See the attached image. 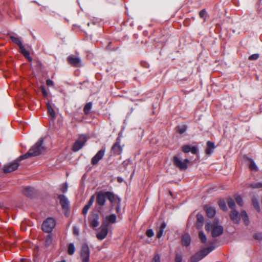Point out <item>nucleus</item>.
<instances>
[{
  "label": "nucleus",
  "instance_id": "nucleus-1",
  "mask_svg": "<svg viewBox=\"0 0 262 262\" xmlns=\"http://www.w3.org/2000/svg\"><path fill=\"white\" fill-rule=\"evenodd\" d=\"M43 142V138H40L27 153L19 157V160L21 161L31 157L37 156L40 155L45 149V147L42 145Z\"/></svg>",
  "mask_w": 262,
  "mask_h": 262
},
{
  "label": "nucleus",
  "instance_id": "nucleus-2",
  "mask_svg": "<svg viewBox=\"0 0 262 262\" xmlns=\"http://www.w3.org/2000/svg\"><path fill=\"white\" fill-rule=\"evenodd\" d=\"M108 199L110 202L113 203L115 199V195L111 191H100L96 194V204L101 207L105 204L106 200Z\"/></svg>",
  "mask_w": 262,
  "mask_h": 262
},
{
  "label": "nucleus",
  "instance_id": "nucleus-3",
  "mask_svg": "<svg viewBox=\"0 0 262 262\" xmlns=\"http://www.w3.org/2000/svg\"><path fill=\"white\" fill-rule=\"evenodd\" d=\"M214 246H209L201 249L199 252L195 253L190 257V262H198L207 256L214 249Z\"/></svg>",
  "mask_w": 262,
  "mask_h": 262
},
{
  "label": "nucleus",
  "instance_id": "nucleus-4",
  "mask_svg": "<svg viewBox=\"0 0 262 262\" xmlns=\"http://www.w3.org/2000/svg\"><path fill=\"white\" fill-rule=\"evenodd\" d=\"M56 225L55 220L52 217H48L42 224V230L43 232L50 233L54 228Z\"/></svg>",
  "mask_w": 262,
  "mask_h": 262
},
{
  "label": "nucleus",
  "instance_id": "nucleus-5",
  "mask_svg": "<svg viewBox=\"0 0 262 262\" xmlns=\"http://www.w3.org/2000/svg\"><path fill=\"white\" fill-rule=\"evenodd\" d=\"M189 162L190 161L188 159H186L182 161L177 156H174L173 157L174 165L181 170H186L188 168V164Z\"/></svg>",
  "mask_w": 262,
  "mask_h": 262
},
{
  "label": "nucleus",
  "instance_id": "nucleus-6",
  "mask_svg": "<svg viewBox=\"0 0 262 262\" xmlns=\"http://www.w3.org/2000/svg\"><path fill=\"white\" fill-rule=\"evenodd\" d=\"M90 250L87 244H82L81 248L80 256L82 262H89L90 260Z\"/></svg>",
  "mask_w": 262,
  "mask_h": 262
},
{
  "label": "nucleus",
  "instance_id": "nucleus-7",
  "mask_svg": "<svg viewBox=\"0 0 262 262\" xmlns=\"http://www.w3.org/2000/svg\"><path fill=\"white\" fill-rule=\"evenodd\" d=\"M87 141L86 137L84 135H81L79 139L77 140L73 144L72 150L77 152L84 145Z\"/></svg>",
  "mask_w": 262,
  "mask_h": 262
},
{
  "label": "nucleus",
  "instance_id": "nucleus-8",
  "mask_svg": "<svg viewBox=\"0 0 262 262\" xmlns=\"http://www.w3.org/2000/svg\"><path fill=\"white\" fill-rule=\"evenodd\" d=\"M19 157L16 160L10 163L7 165H5L3 167V171L5 173L11 172L16 170L19 165Z\"/></svg>",
  "mask_w": 262,
  "mask_h": 262
},
{
  "label": "nucleus",
  "instance_id": "nucleus-9",
  "mask_svg": "<svg viewBox=\"0 0 262 262\" xmlns=\"http://www.w3.org/2000/svg\"><path fill=\"white\" fill-rule=\"evenodd\" d=\"M217 222V221H214L213 223V228L211 231V235L213 237H218L223 233V227L221 225H218Z\"/></svg>",
  "mask_w": 262,
  "mask_h": 262
},
{
  "label": "nucleus",
  "instance_id": "nucleus-10",
  "mask_svg": "<svg viewBox=\"0 0 262 262\" xmlns=\"http://www.w3.org/2000/svg\"><path fill=\"white\" fill-rule=\"evenodd\" d=\"M121 139L118 137L116 142L113 144L111 148V152L115 155H119L122 152V147L120 145Z\"/></svg>",
  "mask_w": 262,
  "mask_h": 262
},
{
  "label": "nucleus",
  "instance_id": "nucleus-11",
  "mask_svg": "<svg viewBox=\"0 0 262 262\" xmlns=\"http://www.w3.org/2000/svg\"><path fill=\"white\" fill-rule=\"evenodd\" d=\"M105 223H102L100 228V231L96 235L97 238L99 240H102L106 237L108 234V227L105 225Z\"/></svg>",
  "mask_w": 262,
  "mask_h": 262
},
{
  "label": "nucleus",
  "instance_id": "nucleus-12",
  "mask_svg": "<svg viewBox=\"0 0 262 262\" xmlns=\"http://www.w3.org/2000/svg\"><path fill=\"white\" fill-rule=\"evenodd\" d=\"M105 148L101 149L92 158L91 160V164L93 165H95L99 161L101 160L105 154Z\"/></svg>",
  "mask_w": 262,
  "mask_h": 262
},
{
  "label": "nucleus",
  "instance_id": "nucleus-13",
  "mask_svg": "<svg viewBox=\"0 0 262 262\" xmlns=\"http://www.w3.org/2000/svg\"><path fill=\"white\" fill-rule=\"evenodd\" d=\"M60 204L62 207V209L65 211H68L70 208L69 201L67 198L63 194H60L58 196Z\"/></svg>",
  "mask_w": 262,
  "mask_h": 262
},
{
  "label": "nucleus",
  "instance_id": "nucleus-14",
  "mask_svg": "<svg viewBox=\"0 0 262 262\" xmlns=\"http://www.w3.org/2000/svg\"><path fill=\"white\" fill-rule=\"evenodd\" d=\"M99 216L97 213H94L89 219V223L91 226L97 227L99 225Z\"/></svg>",
  "mask_w": 262,
  "mask_h": 262
},
{
  "label": "nucleus",
  "instance_id": "nucleus-15",
  "mask_svg": "<svg viewBox=\"0 0 262 262\" xmlns=\"http://www.w3.org/2000/svg\"><path fill=\"white\" fill-rule=\"evenodd\" d=\"M204 209L206 212L207 216L209 218H213L216 213L215 208L208 205H204Z\"/></svg>",
  "mask_w": 262,
  "mask_h": 262
},
{
  "label": "nucleus",
  "instance_id": "nucleus-16",
  "mask_svg": "<svg viewBox=\"0 0 262 262\" xmlns=\"http://www.w3.org/2000/svg\"><path fill=\"white\" fill-rule=\"evenodd\" d=\"M117 217L115 214H111L106 216L102 223H105V225L108 227L110 224H114L116 222Z\"/></svg>",
  "mask_w": 262,
  "mask_h": 262
},
{
  "label": "nucleus",
  "instance_id": "nucleus-17",
  "mask_svg": "<svg viewBox=\"0 0 262 262\" xmlns=\"http://www.w3.org/2000/svg\"><path fill=\"white\" fill-rule=\"evenodd\" d=\"M244 159L249 162V167L250 169L252 171H258V168L255 164L254 161L250 158L248 157L247 156L245 155L244 156Z\"/></svg>",
  "mask_w": 262,
  "mask_h": 262
},
{
  "label": "nucleus",
  "instance_id": "nucleus-18",
  "mask_svg": "<svg viewBox=\"0 0 262 262\" xmlns=\"http://www.w3.org/2000/svg\"><path fill=\"white\" fill-rule=\"evenodd\" d=\"M204 222L203 215L201 213H198L196 215V228L200 230L202 228Z\"/></svg>",
  "mask_w": 262,
  "mask_h": 262
},
{
  "label": "nucleus",
  "instance_id": "nucleus-19",
  "mask_svg": "<svg viewBox=\"0 0 262 262\" xmlns=\"http://www.w3.org/2000/svg\"><path fill=\"white\" fill-rule=\"evenodd\" d=\"M230 217L231 220L235 223L238 224L240 221V217H239V213L236 210H232L230 214Z\"/></svg>",
  "mask_w": 262,
  "mask_h": 262
},
{
  "label": "nucleus",
  "instance_id": "nucleus-20",
  "mask_svg": "<svg viewBox=\"0 0 262 262\" xmlns=\"http://www.w3.org/2000/svg\"><path fill=\"white\" fill-rule=\"evenodd\" d=\"M68 61L70 64L75 67H78L80 62V59L79 58L71 56L68 57Z\"/></svg>",
  "mask_w": 262,
  "mask_h": 262
},
{
  "label": "nucleus",
  "instance_id": "nucleus-21",
  "mask_svg": "<svg viewBox=\"0 0 262 262\" xmlns=\"http://www.w3.org/2000/svg\"><path fill=\"white\" fill-rule=\"evenodd\" d=\"M207 148L205 150V152L207 155H210L213 153L214 149L215 148L214 143L210 141H208L206 143Z\"/></svg>",
  "mask_w": 262,
  "mask_h": 262
},
{
  "label": "nucleus",
  "instance_id": "nucleus-22",
  "mask_svg": "<svg viewBox=\"0 0 262 262\" xmlns=\"http://www.w3.org/2000/svg\"><path fill=\"white\" fill-rule=\"evenodd\" d=\"M23 193L28 198H32L35 194V190L33 187H27L24 188Z\"/></svg>",
  "mask_w": 262,
  "mask_h": 262
},
{
  "label": "nucleus",
  "instance_id": "nucleus-23",
  "mask_svg": "<svg viewBox=\"0 0 262 262\" xmlns=\"http://www.w3.org/2000/svg\"><path fill=\"white\" fill-rule=\"evenodd\" d=\"M182 244L184 246H188L191 242V238L189 234H186L182 237Z\"/></svg>",
  "mask_w": 262,
  "mask_h": 262
},
{
  "label": "nucleus",
  "instance_id": "nucleus-24",
  "mask_svg": "<svg viewBox=\"0 0 262 262\" xmlns=\"http://www.w3.org/2000/svg\"><path fill=\"white\" fill-rule=\"evenodd\" d=\"M19 51L24 56V57L26 58H27L29 61H32V58L30 56L29 51L26 50V49L24 48V46L19 48Z\"/></svg>",
  "mask_w": 262,
  "mask_h": 262
},
{
  "label": "nucleus",
  "instance_id": "nucleus-25",
  "mask_svg": "<svg viewBox=\"0 0 262 262\" xmlns=\"http://www.w3.org/2000/svg\"><path fill=\"white\" fill-rule=\"evenodd\" d=\"M166 227V224L165 222H162L159 229L157 233V237L160 238L163 235L164 230Z\"/></svg>",
  "mask_w": 262,
  "mask_h": 262
},
{
  "label": "nucleus",
  "instance_id": "nucleus-26",
  "mask_svg": "<svg viewBox=\"0 0 262 262\" xmlns=\"http://www.w3.org/2000/svg\"><path fill=\"white\" fill-rule=\"evenodd\" d=\"M47 106L48 109V113L52 119H55L56 114L54 108L49 102L47 103Z\"/></svg>",
  "mask_w": 262,
  "mask_h": 262
},
{
  "label": "nucleus",
  "instance_id": "nucleus-27",
  "mask_svg": "<svg viewBox=\"0 0 262 262\" xmlns=\"http://www.w3.org/2000/svg\"><path fill=\"white\" fill-rule=\"evenodd\" d=\"M241 217H242V220H243L246 226H248L249 224V217H248V214H247V212H246V211L242 210L241 213Z\"/></svg>",
  "mask_w": 262,
  "mask_h": 262
},
{
  "label": "nucleus",
  "instance_id": "nucleus-28",
  "mask_svg": "<svg viewBox=\"0 0 262 262\" xmlns=\"http://www.w3.org/2000/svg\"><path fill=\"white\" fill-rule=\"evenodd\" d=\"M10 38L14 43L18 46L19 48H20V47L23 46L19 38L15 37L14 36H11Z\"/></svg>",
  "mask_w": 262,
  "mask_h": 262
},
{
  "label": "nucleus",
  "instance_id": "nucleus-29",
  "mask_svg": "<svg viewBox=\"0 0 262 262\" xmlns=\"http://www.w3.org/2000/svg\"><path fill=\"white\" fill-rule=\"evenodd\" d=\"M227 203L229 207L231 208L232 210H235V204L234 202V201L232 198H229L227 200Z\"/></svg>",
  "mask_w": 262,
  "mask_h": 262
},
{
  "label": "nucleus",
  "instance_id": "nucleus-30",
  "mask_svg": "<svg viewBox=\"0 0 262 262\" xmlns=\"http://www.w3.org/2000/svg\"><path fill=\"white\" fill-rule=\"evenodd\" d=\"M199 237L202 243H203V244L206 243V242L207 241V238H206L205 234L203 232V231H200L199 232Z\"/></svg>",
  "mask_w": 262,
  "mask_h": 262
},
{
  "label": "nucleus",
  "instance_id": "nucleus-31",
  "mask_svg": "<svg viewBox=\"0 0 262 262\" xmlns=\"http://www.w3.org/2000/svg\"><path fill=\"white\" fill-rule=\"evenodd\" d=\"M92 106V102H89L86 103L83 108L84 113L86 115L89 114L90 113Z\"/></svg>",
  "mask_w": 262,
  "mask_h": 262
},
{
  "label": "nucleus",
  "instance_id": "nucleus-32",
  "mask_svg": "<svg viewBox=\"0 0 262 262\" xmlns=\"http://www.w3.org/2000/svg\"><path fill=\"white\" fill-rule=\"evenodd\" d=\"M53 241V235L51 233H49L46 237L45 240L46 244L48 246L50 245Z\"/></svg>",
  "mask_w": 262,
  "mask_h": 262
},
{
  "label": "nucleus",
  "instance_id": "nucleus-33",
  "mask_svg": "<svg viewBox=\"0 0 262 262\" xmlns=\"http://www.w3.org/2000/svg\"><path fill=\"white\" fill-rule=\"evenodd\" d=\"M75 249L74 245L73 243H70L68 246V253L69 255H73L75 252Z\"/></svg>",
  "mask_w": 262,
  "mask_h": 262
},
{
  "label": "nucleus",
  "instance_id": "nucleus-34",
  "mask_svg": "<svg viewBox=\"0 0 262 262\" xmlns=\"http://www.w3.org/2000/svg\"><path fill=\"white\" fill-rule=\"evenodd\" d=\"M234 199L236 201V202L237 203V204L240 206H242L243 205V199L242 198V197L238 195V194H235L234 195Z\"/></svg>",
  "mask_w": 262,
  "mask_h": 262
},
{
  "label": "nucleus",
  "instance_id": "nucleus-35",
  "mask_svg": "<svg viewBox=\"0 0 262 262\" xmlns=\"http://www.w3.org/2000/svg\"><path fill=\"white\" fill-rule=\"evenodd\" d=\"M252 204L254 209L258 212H259L260 210V206L259 205V203L258 201L256 199H253L252 200Z\"/></svg>",
  "mask_w": 262,
  "mask_h": 262
},
{
  "label": "nucleus",
  "instance_id": "nucleus-36",
  "mask_svg": "<svg viewBox=\"0 0 262 262\" xmlns=\"http://www.w3.org/2000/svg\"><path fill=\"white\" fill-rule=\"evenodd\" d=\"M218 204L222 210L224 211H226L227 210L226 204L224 200H220Z\"/></svg>",
  "mask_w": 262,
  "mask_h": 262
},
{
  "label": "nucleus",
  "instance_id": "nucleus-37",
  "mask_svg": "<svg viewBox=\"0 0 262 262\" xmlns=\"http://www.w3.org/2000/svg\"><path fill=\"white\" fill-rule=\"evenodd\" d=\"M191 147L189 145H184L182 147V150L185 153L190 152Z\"/></svg>",
  "mask_w": 262,
  "mask_h": 262
},
{
  "label": "nucleus",
  "instance_id": "nucleus-38",
  "mask_svg": "<svg viewBox=\"0 0 262 262\" xmlns=\"http://www.w3.org/2000/svg\"><path fill=\"white\" fill-rule=\"evenodd\" d=\"M41 92L42 93V95L45 98H47L48 96V94L46 90L45 86L44 85H41L40 88Z\"/></svg>",
  "mask_w": 262,
  "mask_h": 262
},
{
  "label": "nucleus",
  "instance_id": "nucleus-39",
  "mask_svg": "<svg viewBox=\"0 0 262 262\" xmlns=\"http://www.w3.org/2000/svg\"><path fill=\"white\" fill-rule=\"evenodd\" d=\"M250 186L253 188H260L262 187V183H254L250 184Z\"/></svg>",
  "mask_w": 262,
  "mask_h": 262
},
{
  "label": "nucleus",
  "instance_id": "nucleus-40",
  "mask_svg": "<svg viewBox=\"0 0 262 262\" xmlns=\"http://www.w3.org/2000/svg\"><path fill=\"white\" fill-rule=\"evenodd\" d=\"M68 186L67 183H64L61 185L60 187V190L63 193H66L68 190Z\"/></svg>",
  "mask_w": 262,
  "mask_h": 262
},
{
  "label": "nucleus",
  "instance_id": "nucleus-41",
  "mask_svg": "<svg viewBox=\"0 0 262 262\" xmlns=\"http://www.w3.org/2000/svg\"><path fill=\"white\" fill-rule=\"evenodd\" d=\"M253 238L256 240L262 239V233H256L253 234Z\"/></svg>",
  "mask_w": 262,
  "mask_h": 262
},
{
  "label": "nucleus",
  "instance_id": "nucleus-42",
  "mask_svg": "<svg viewBox=\"0 0 262 262\" xmlns=\"http://www.w3.org/2000/svg\"><path fill=\"white\" fill-rule=\"evenodd\" d=\"M187 127L186 126L183 125L178 128V132L180 134L184 133L186 130Z\"/></svg>",
  "mask_w": 262,
  "mask_h": 262
},
{
  "label": "nucleus",
  "instance_id": "nucleus-43",
  "mask_svg": "<svg viewBox=\"0 0 262 262\" xmlns=\"http://www.w3.org/2000/svg\"><path fill=\"white\" fill-rule=\"evenodd\" d=\"M213 228V224H211L210 223H207L205 225V228L206 231H209L210 230H212Z\"/></svg>",
  "mask_w": 262,
  "mask_h": 262
},
{
  "label": "nucleus",
  "instance_id": "nucleus-44",
  "mask_svg": "<svg viewBox=\"0 0 262 262\" xmlns=\"http://www.w3.org/2000/svg\"><path fill=\"white\" fill-rule=\"evenodd\" d=\"M259 55L258 54H253L249 57V60H256L259 58Z\"/></svg>",
  "mask_w": 262,
  "mask_h": 262
},
{
  "label": "nucleus",
  "instance_id": "nucleus-45",
  "mask_svg": "<svg viewBox=\"0 0 262 262\" xmlns=\"http://www.w3.org/2000/svg\"><path fill=\"white\" fill-rule=\"evenodd\" d=\"M182 256L180 254H176L175 256V262H182Z\"/></svg>",
  "mask_w": 262,
  "mask_h": 262
},
{
  "label": "nucleus",
  "instance_id": "nucleus-46",
  "mask_svg": "<svg viewBox=\"0 0 262 262\" xmlns=\"http://www.w3.org/2000/svg\"><path fill=\"white\" fill-rule=\"evenodd\" d=\"M91 207L90 206H89L88 205L86 204L84 207H83L82 212L83 214L86 215L88 213V210Z\"/></svg>",
  "mask_w": 262,
  "mask_h": 262
},
{
  "label": "nucleus",
  "instance_id": "nucleus-47",
  "mask_svg": "<svg viewBox=\"0 0 262 262\" xmlns=\"http://www.w3.org/2000/svg\"><path fill=\"white\" fill-rule=\"evenodd\" d=\"M146 235L148 237H151L152 236H154V231H153V230L152 229H148V230H146Z\"/></svg>",
  "mask_w": 262,
  "mask_h": 262
},
{
  "label": "nucleus",
  "instance_id": "nucleus-48",
  "mask_svg": "<svg viewBox=\"0 0 262 262\" xmlns=\"http://www.w3.org/2000/svg\"><path fill=\"white\" fill-rule=\"evenodd\" d=\"M207 13L205 9H202L199 13V16L201 18H204L206 16Z\"/></svg>",
  "mask_w": 262,
  "mask_h": 262
},
{
  "label": "nucleus",
  "instance_id": "nucleus-49",
  "mask_svg": "<svg viewBox=\"0 0 262 262\" xmlns=\"http://www.w3.org/2000/svg\"><path fill=\"white\" fill-rule=\"evenodd\" d=\"M152 262H160V257L159 254H156L152 259Z\"/></svg>",
  "mask_w": 262,
  "mask_h": 262
},
{
  "label": "nucleus",
  "instance_id": "nucleus-50",
  "mask_svg": "<svg viewBox=\"0 0 262 262\" xmlns=\"http://www.w3.org/2000/svg\"><path fill=\"white\" fill-rule=\"evenodd\" d=\"M94 199H95L94 195H92L86 204L91 207V206L92 205V204L94 203Z\"/></svg>",
  "mask_w": 262,
  "mask_h": 262
},
{
  "label": "nucleus",
  "instance_id": "nucleus-51",
  "mask_svg": "<svg viewBox=\"0 0 262 262\" xmlns=\"http://www.w3.org/2000/svg\"><path fill=\"white\" fill-rule=\"evenodd\" d=\"M198 148L196 146H193L191 147L190 152H191L193 154H196L198 152Z\"/></svg>",
  "mask_w": 262,
  "mask_h": 262
},
{
  "label": "nucleus",
  "instance_id": "nucleus-52",
  "mask_svg": "<svg viewBox=\"0 0 262 262\" xmlns=\"http://www.w3.org/2000/svg\"><path fill=\"white\" fill-rule=\"evenodd\" d=\"M46 84L48 86H53L54 85V82L51 79H47L46 80Z\"/></svg>",
  "mask_w": 262,
  "mask_h": 262
},
{
  "label": "nucleus",
  "instance_id": "nucleus-53",
  "mask_svg": "<svg viewBox=\"0 0 262 262\" xmlns=\"http://www.w3.org/2000/svg\"><path fill=\"white\" fill-rule=\"evenodd\" d=\"M120 210V205L119 204H118L117 205L116 208V211L117 213H119V211Z\"/></svg>",
  "mask_w": 262,
  "mask_h": 262
},
{
  "label": "nucleus",
  "instance_id": "nucleus-54",
  "mask_svg": "<svg viewBox=\"0 0 262 262\" xmlns=\"http://www.w3.org/2000/svg\"><path fill=\"white\" fill-rule=\"evenodd\" d=\"M128 161H124L123 163V165L125 166L127 165Z\"/></svg>",
  "mask_w": 262,
  "mask_h": 262
},
{
  "label": "nucleus",
  "instance_id": "nucleus-55",
  "mask_svg": "<svg viewBox=\"0 0 262 262\" xmlns=\"http://www.w3.org/2000/svg\"><path fill=\"white\" fill-rule=\"evenodd\" d=\"M118 181L119 182H121V179H120V178H118Z\"/></svg>",
  "mask_w": 262,
  "mask_h": 262
},
{
  "label": "nucleus",
  "instance_id": "nucleus-56",
  "mask_svg": "<svg viewBox=\"0 0 262 262\" xmlns=\"http://www.w3.org/2000/svg\"><path fill=\"white\" fill-rule=\"evenodd\" d=\"M118 181L119 182H121V179H120V178H118Z\"/></svg>",
  "mask_w": 262,
  "mask_h": 262
}]
</instances>
